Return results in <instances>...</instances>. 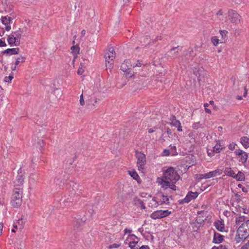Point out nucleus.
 <instances>
[{
  "label": "nucleus",
  "instance_id": "nucleus-1",
  "mask_svg": "<svg viewBox=\"0 0 249 249\" xmlns=\"http://www.w3.org/2000/svg\"><path fill=\"white\" fill-rule=\"evenodd\" d=\"M23 188H15L11 197V204L14 207H19L22 202Z\"/></svg>",
  "mask_w": 249,
  "mask_h": 249
},
{
  "label": "nucleus",
  "instance_id": "nucleus-2",
  "mask_svg": "<svg viewBox=\"0 0 249 249\" xmlns=\"http://www.w3.org/2000/svg\"><path fill=\"white\" fill-rule=\"evenodd\" d=\"M23 31L21 28H18L16 31L12 32L11 34L8 36L7 41L11 46H19L20 43V39Z\"/></svg>",
  "mask_w": 249,
  "mask_h": 249
},
{
  "label": "nucleus",
  "instance_id": "nucleus-3",
  "mask_svg": "<svg viewBox=\"0 0 249 249\" xmlns=\"http://www.w3.org/2000/svg\"><path fill=\"white\" fill-rule=\"evenodd\" d=\"M179 176L173 167H168L163 172V179L164 181L176 183L177 181L179 180Z\"/></svg>",
  "mask_w": 249,
  "mask_h": 249
},
{
  "label": "nucleus",
  "instance_id": "nucleus-4",
  "mask_svg": "<svg viewBox=\"0 0 249 249\" xmlns=\"http://www.w3.org/2000/svg\"><path fill=\"white\" fill-rule=\"evenodd\" d=\"M245 223H243L238 228L236 231V234L234 238V241L238 243L243 240H245L249 236V228Z\"/></svg>",
  "mask_w": 249,
  "mask_h": 249
},
{
  "label": "nucleus",
  "instance_id": "nucleus-5",
  "mask_svg": "<svg viewBox=\"0 0 249 249\" xmlns=\"http://www.w3.org/2000/svg\"><path fill=\"white\" fill-rule=\"evenodd\" d=\"M115 56V52L112 47H110L108 52L105 53V58L106 59V67L111 70L114 65V59Z\"/></svg>",
  "mask_w": 249,
  "mask_h": 249
},
{
  "label": "nucleus",
  "instance_id": "nucleus-6",
  "mask_svg": "<svg viewBox=\"0 0 249 249\" xmlns=\"http://www.w3.org/2000/svg\"><path fill=\"white\" fill-rule=\"evenodd\" d=\"M76 197L71 194L65 196L60 201V204L62 208L69 207L73 201L76 200Z\"/></svg>",
  "mask_w": 249,
  "mask_h": 249
},
{
  "label": "nucleus",
  "instance_id": "nucleus-7",
  "mask_svg": "<svg viewBox=\"0 0 249 249\" xmlns=\"http://www.w3.org/2000/svg\"><path fill=\"white\" fill-rule=\"evenodd\" d=\"M158 196L160 197V203H159L158 201L155 199V198L154 197L152 199V201L154 203V204L152 205V206L157 207L160 204H169V197L167 195V193H159Z\"/></svg>",
  "mask_w": 249,
  "mask_h": 249
},
{
  "label": "nucleus",
  "instance_id": "nucleus-8",
  "mask_svg": "<svg viewBox=\"0 0 249 249\" xmlns=\"http://www.w3.org/2000/svg\"><path fill=\"white\" fill-rule=\"evenodd\" d=\"M136 157L137 159V166L138 169L142 170L144 168V166L146 163L145 155L141 152H136Z\"/></svg>",
  "mask_w": 249,
  "mask_h": 249
},
{
  "label": "nucleus",
  "instance_id": "nucleus-9",
  "mask_svg": "<svg viewBox=\"0 0 249 249\" xmlns=\"http://www.w3.org/2000/svg\"><path fill=\"white\" fill-rule=\"evenodd\" d=\"M228 15L229 19L231 22L235 24H238L240 23L241 17L236 11L233 9L229 10Z\"/></svg>",
  "mask_w": 249,
  "mask_h": 249
},
{
  "label": "nucleus",
  "instance_id": "nucleus-10",
  "mask_svg": "<svg viewBox=\"0 0 249 249\" xmlns=\"http://www.w3.org/2000/svg\"><path fill=\"white\" fill-rule=\"evenodd\" d=\"M12 16H2L1 18V21L2 23L5 25V30L9 31L11 30V26L9 24L12 23L13 19L15 18V16L10 14Z\"/></svg>",
  "mask_w": 249,
  "mask_h": 249
},
{
  "label": "nucleus",
  "instance_id": "nucleus-11",
  "mask_svg": "<svg viewBox=\"0 0 249 249\" xmlns=\"http://www.w3.org/2000/svg\"><path fill=\"white\" fill-rule=\"evenodd\" d=\"M199 193L197 192L189 191L186 195L185 197L181 200L179 202L180 204L188 203L192 200L196 199L198 196Z\"/></svg>",
  "mask_w": 249,
  "mask_h": 249
},
{
  "label": "nucleus",
  "instance_id": "nucleus-12",
  "mask_svg": "<svg viewBox=\"0 0 249 249\" xmlns=\"http://www.w3.org/2000/svg\"><path fill=\"white\" fill-rule=\"evenodd\" d=\"M234 154L236 156H239L240 158L239 161L241 162L242 163L245 164L247 162L249 157L247 152L242 150L238 149L234 151Z\"/></svg>",
  "mask_w": 249,
  "mask_h": 249
},
{
  "label": "nucleus",
  "instance_id": "nucleus-13",
  "mask_svg": "<svg viewBox=\"0 0 249 249\" xmlns=\"http://www.w3.org/2000/svg\"><path fill=\"white\" fill-rule=\"evenodd\" d=\"M82 187L78 184L73 183L72 186V190L71 191V194L75 197H77L82 194Z\"/></svg>",
  "mask_w": 249,
  "mask_h": 249
},
{
  "label": "nucleus",
  "instance_id": "nucleus-14",
  "mask_svg": "<svg viewBox=\"0 0 249 249\" xmlns=\"http://www.w3.org/2000/svg\"><path fill=\"white\" fill-rule=\"evenodd\" d=\"M24 175H17L16 178L14 181L15 188H23L22 185L24 183Z\"/></svg>",
  "mask_w": 249,
  "mask_h": 249
},
{
  "label": "nucleus",
  "instance_id": "nucleus-15",
  "mask_svg": "<svg viewBox=\"0 0 249 249\" xmlns=\"http://www.w3.org/2000/svg\"><path fill=\"white\" fill-rule=\"evenodd\" d=\"M130 238L132 240H133V241H129L128 243L129 247L131 249H138V248L136 247V245L137 244L138 241H135V239H137V236H136L134 234L130 235ZM128 241V239H126L125 241V244H127V242Z\"/></svg>",
  "mask_w": 249,
  "mask_h": 249
},
{
  "label": "nucleus",
  "instance_id": "nucleus-16",
  "mask_svg": "<svg viewBox=\"0 0 249 249\" xmlns=\"http://www.w3.org/2000/svg\"><path fill=\"white\" fill-rule=\"evenodd\" d=\"M19 52L18 48H9L2 52V54L6 56H10L13 54H18Z\"/></svg>",
  "mask_w": 249,
  "mask_h": 249
},
{
  "label": "nucleus",
  "instance_id": "nucleus-17",
  "mask_svg": "<svg viewBox=\"0 0 249 249\" xmlns=\"http://www.w3.org/2000/svg\"><path fill=\"white\" fill-rule=\"evenodd\" d=\"M162 186L163 188H164L165 189L170 188L174 191L177 190V186L175 185L176 183H173L171 181H164L163 179L162 180Z\"/></svg>",
  "mask_w": 249,
  "mask_h": 249
},
{
  "label": "nucleus",
  "instance_id": "nucleus-18",
  "mask_svg": "<svg viewBox=\"0 0 249 249\" xmlns=\"http://www.w3.org/2000/svg\"><path fill=\"white\" fill-rule=\"evenodd\" d=\"M85 220H83L82 218H80L78 216L77 217H75L73 220V224L74 228L78 229L80 227L82 226Z\"/></svg>",
  "mask_w": 249,
  "mask_h": 249
},
{
  "label": "nucleus",
  "instance_id": "nucleus-19",
  "mask_svg": "<svg viewBox=\"0 0 249 249\" xmlns=\"http://www.w3.org/2000/svg\"><path fill=\"white\" fill-rule=\"evenodd\" d=\"M224 239V236L217 232H215L213 236V243L215 244L221 243Z\"/></svg>",
  "mask_w": 249,
  "mask_h": 249
},
{
  "label": "nucleus",
  "instance_id": "nucleus-20",
  "mask_svg": "<svg viewBox=\"0 0 249 249\" xmlns=\"http://www.w3.org/2000/svg\"><path fill=\"white\" fill-rule=\"evenodd\" d=\"M129 62V60H125L122 64L121 66V70L126 73L127 74H131L130 73V68H129L127 63Z\"/></svg>",
  "mask_w": 249,
  "mask_h": 249
},
{
  "label": "nucleus",
  "instance_id": "nucleus-21",
  "mask_svg": "<svg viewBox=\"0 0 249 249\" xmlns=\"http://www.w3.org/2000/svg\"><path fill=\"white\" fill-rule=\"evenodd\" d=\"M214 226L215 228L219 231L220 232H223L225 230V227L224 223L220 221L217 220L215 222H214Z\"/></svg>",
  "mask_w": 249,
  "mask_h": 249
},
{
  "label": "nucleus",
  "instance_id": "nucleus-22",
  "mask_svg": "<svg viewBox=\"0 0 249 249\" xmlns=\"http://www.w3.org/2000/svg\"><path fill=\"white\" fill-rule=\"evenodd\" d=\"M150 217L153 219L162 218V210H158L154 212L151 214Z\"/></svg>",
  "mask_w": 249,
  "mask_h": 249
},
{
  "label": "nucleus",
  "instance_id": "nucleus-23",
  "mask_svg": "<svg viewBox=\"0 0 249 249\" xmlns=\"http://www.w3.org/2000/svg\"><path fill=\"white\" fill-rule=\"evenodd\" d=\"M240 142L245 148L247 149L249 147V138L248 137H242L240 139Z\"/></svg>",
  "mask_w": 249,
  "mask_h": 249
},
{
  "label": "nucleus",
  "instance_id": "nucleus-24",
  "mask_svg": "<svg viewBox=\"0 0 249 249\" xmlns=\"http://www.w3.org/2000/svg\"><path fill=\"white\" fill-rule=\"evenodd\" d=\"M224 172L226 176L232 177L233 178H234L235 175V173L233 170H232L231 167H226Z\"/></svg>",
  "mask_w": 249,
  "mask_h": 249
},
{
  "label": "nucleus",
  "instance_id": "nucleus-25",
  "mask_svg": "<svg viewBox=\"0 0 249 249\" xmlns=\"http://www.w3.org/2000/svg\"><path fill=\"white\" fill-rule=\"evenodd\" d=\"M209 178L216 176L217 175H220L222 174V170L219 169L214 171L207 173Z\"/></svg>",
  "mask_w": 249,
  "mask_h": 249
},
{
  "label": "nucleus",
  "instance_id": "nucleus-26",
  "mask_svg": "<svg viewBox=\"0 0 249 249\" xmlns=\"http://www.w3.org/2000/svg\"><path fill=\"white\" fill-rule=\"evenodd\" d=\"M54 184L56 185L55 187L56 189L61 188V187L64 185L65 180L64 179L60 180L59 178H57L54 179Z\"/></svg>",
  "mask_w": 249,
  "mask_h": 249
},
{
  "label": "nucleus",
  "instance_id": "nucleus-27",
  "mask_svg": "<svg viewBox=\"0 0 249 249\" xmlns=\"http://www.w3.org/2000/svg\"><path fill=\"white\" fill-rule=\"evenodd\" d=\"M234 178L237 181H243L245 180L244 174L241 171H238L237 174H235Z\"/></svg>",
  "mask_w": 249,
  "mask_h": 249
},
{
  "label": "nucleus",
  "instance_id": "nucleus-28",
  "mask_svg": "<svg viewBox=\"0 0 249 249\" xmlns=\"http://www.w3.org/2000/svg\"><path fill=\"white\" fill-rule=\"evenodd\" d=\"M129 174L131 176V177L133 178V179L135 180H138L139 179H140V177L136 172V171H129Z\"/></svg>",
  "mask_w": 249,
  "mask_h": 249
},
{
  "label": "nucleus",
  "instance_id": "nucleus-29",
  "mask_svg": "<svg viewBox=\"0 0 249 249\" xmlns=\"http://www.w3.org/2000/svg\"><path fill=\"white\" fill-rule=\"evenodd\" d=\"M25 61V57L22 56H20V57H18L16 59V61L15 62V65L18 66L19 63H22Z\"/></svg>",
  "mask_w": 249,
  "mask_h": 249
},
{
  "label": "nucleus",
  "instance_id": "nucleus-30",
  "mask_svg": "<svg viewBox=\"0 0 249 249\" xmlns=\"http://www.w3.org/2000/svg\"><path fill=\"white\" fill-rule=\"evenodd\" d=\"M71 53L75 55H77L79 53V47L78 46H72L71 47Z\"/></svg>",
  "mask_w": 249,
  "mask_h": 249
},
{
  "label": "nucleus",
  "instance_id": "nucleus-31",
  "mask_svg": "<svg viewBox=\"0 0 249 249\" xmlns=\"http://www.w3.org/2000/svg\"><path fill=\"white\" fill-rule=\"evenodd\" d=\"M220 34L221 36L222 39L225 41L227 39V34L228 33V31L225 30H220Z\"/></svg>",
  "mask_w": 249,
  "mask_h": 249
},
{
  "label": "nucleus",
  "instance_id": "nucleus-32",
  "mask_svg": "<svg viewBox=\"0 0 249 249\" xmlns=\"http://www.w3.org/2000/svg\"><path fill=\"white\" fill-rule=\"evenodd\" d=\"M246 220V217L244 215L239 216L236 217L235 222L237 225H239L240 223Z\"/></svg>",
  "mask_w": 249,
  "mask_h": 249
},
{
  "label": "nucleus",
  "instance_id": "nucleus-33",
  "mask_svg": "<svg viewBox=\"0 0 249 249\" xmlns=\"http://www.w3.org/2000/svg\"><path fill=\"white\" fill-rule=\"evenodd\" d=\"M196 178L199 180H201L203 178H205V179L209 178L207 173H205V174H197V175H196Z\"/></svg>",
  "mask_w": 249,
  "mask_h": 249
},
{
  "label": "nucleus",
  "instance_id": "nucleus-34",
  "mask_svg": "<svg viewBox=\"0 0 249 249\" xmlns=\"http://www.w3.org/2000/svg\"><path fill=\"white\" fill-rule=\"evenodd\" d=\"M220 145L218 144H216L213 147V149L212 150L214 153H218L220 152L221 148H220Z\"/></svg>",
  "mask_w": 249,
  "mask_h": 249
},
{
  "label": "nucleus",
  "instance_id": "nucleus-35",
  "mask_svg": "<svg viewBox=\"0 0 249 249\" xmlns=\"http://www.w3.org/2000/svg\"><path fill=\"white\" fill-rule=\"evenodd\" d=\"M145 65L142 63V60H137L136 63H134L133 65H131V66H133L134 68L136 67H141L142 66H145Z\"/></svg>",
  "mask_w": 249,
  "mask_h": 249
},
{
  "label": "nucleus",
  "instance_id": "nucleus-36",
  "mask_svg": "<svg viewBox=\"0 0 249 249\" xmlns=\"http://www.w3.org/2000/svg\"><path fill=\"white\" fill-rule=\"evenodd\" d=\"M178 46L172 48L169 52V53L171 54L172 55V56H177L178 54V51H177L173 53H172L173 51H175L176 49H178Z\"/></svg>",
  "mask_w": 249,
  "mask_h": 249
},
{
  "label": "nucleus",
  "instance_id": "nucleus-37",
  "mask_svg": "<svg viewBox=\"0 0 249 249\" xmlns=\"http://www.w3.org/2000/svg\"><path fill=\"white\" fill-rule=\"evenodd\" d=\"M211 41L214 46H216L219 43V40L217 36H213L211 39Z\"/></svg>",
  "mask_w": 249,
  "mask_h": 249
},
{
  "label": "nucleus",
  "instance_id": "nucleus-38",
  "mask_svg": "<svg viewBox=\"0 0 249 249\" xmlns=\"http://www.w3.org/2000/svg\"><path fill=\"white\" fill-rule=\"evenodd\" d=\"M170 151L172 155H176L177 154L176 147L172 145H170Z\"/></svg>",
  "mask_w": 249,
  "mask_h": 249
},
{
  "label": "nucleus",
  "instance_id": "nucleus-39",
  "mask_svg": "<svg viewBox=\"0 0 249 249\" xmlns=\"http://www.w3.org/2000/svg\"><path fill=\"white\" fill-rule=\"evenodd\" d=\"M171 213V212L169 211L168 210H162V218L167 216Z\"/></svg>",
  "mask_w": 249,
  "mask_h": 249
},
{
  "label": "nucleus",
  "instance_id": "nucleus-40",
  "mask_svg": "<svg viewBox=\"0 0 249 249\" xmlns=\"http://www.w3.org/2000/svg\"><path fill=\"white\" fill-rule=\"evenodd\" d=\"M179 123H180V122L178 120L176 119V120H174V121L168 123V124L171 125L176 127L178 125H179Z\"/></svg>",
  "mask_w": 249,
  "mask_h": 249
},
{
  "label": "nucleus",
  "instance_id": "nucleus-41",
  "mask_svg": "<svg viewBox=\"0 0 249 249\" xmlns=\"http://www.w3.org/2000/svg\"><path fill=\"white\" fill-rule=\"evenodd\" d=\"M202 125L199 122L195 123L193 124L192 127L194 129H197L198 128L201 127Z\"/></svg>",
  "mask_w": 249,
  "mask_h": 249
},
{
  "label": "nucleus",
  "instance_id": "nucleus-42",
  "mask_svg": "<svg viewBox=\"0 0 249 249\" xmlns=\"http://www.w3.org/2000/svg\"><path fill=\"white\" fill-rule=\"evenodd\" d=\"M14 78L12 75H10L8 76H6L4 78V81L6 82L10 83Z\"/></svg>",
  "mask_w": 249,
  "mask_h": 249
},
{
  "label": "nucleus",
  "instance_id": "nucleus-43",
  "mask_svg": "<svg viewBox=\"0 0 249 249\" xmlns=\"http://www.w3.org/2000/svg\"><path fill=\"white\" fill-rule=\"evenodd\" d=\"M81 67H79V69H78V71H77V73L79 74V75H81L82 74V73L84 72V69L82 67V63H81Z\"/></svg>",
  "mask_w": 249,
  "mask_h": 249
},
{
  "label": "nucleus",
  "instance_id": "nucleus-44",
  "mask_svg": "<svg viewBox=\"0 0 249 249\" xmlns=\"http://www.w3.org/2000/svg\"><path fill=\"white\" fill-rule=\"evenodd\" d=\"M170 154V150L164 149L162 152V155L164 156H169Z\"/></svg>",
  "mask_w": 249,
  "mask_h": 249
},
{
  "label": "nucleus",
  "instance_id": "nucleus-45",
  "mask_svg": "<svg viewBox=\"0 0 249 249\" xmlns=\"http://www.w3.org/2000/svg\"><path fill=\"white\" fill-rule=\"evenodd\" d=\"M37 144L40 146V147L42 148L43 147L44 144V142L43 140L39 139L37 141Z\"/></svg>",
  "mask_w": 249,
  "mask_h": 249
},
{
  "label": "nucleus",
  "instance_id": "nucleus-46",
  "mask_svg": "<svg viewBox=\"0 0 249 249\" xmlns=\"http://www.w3.org/2000/svg\"><path fill=\"white\" fill-rule=\"evenodd\" d=\"M236 145V144L232 142L231 143H230L229 146H228V148L230 150H233L235 148V146Z\"/></svg>",
  "mask_w": 249,
  "mask_h": 249
},
{
  "label": "nucleus",
  "instance_id": "nucleus-47",
  "mask_svg": "<svg viewBox=\"0 0 249 249\" xmlns=\"http://www.w3.org/2000/svg\"><path fill=\"white\" fill-rule=\"evenodd\" d=\"M166 133L168 135L169 137H172L173 136V133L172 130L169 128L167 127L166 128Z\"/></svg>",
  "mask_w": 249,
  "mask_h": 249
},
{
  "label": "nucleus",
  "instance_id": "nucleus-48",
  "mask_svg": "<svg viewBox=\"0 0 249 249\" xmlns=\"http://www.w3.org/2000/svg\"><path fill=\"white\" fill-rule=\"evenodd\" d=\"M135 204L139 205L142 201L138 197H135L134 199Z\"/></svg>",
  "mask_w": 249,
  "mask_h": 249
},
{
  "label": "nucleus",
  "instance_id": "nucleus-49",
  "mask_svg": "<svg viewBox=\"0 0 249 249\" xmlns=\"http://www.w3.org/2000/svg\"><path fill=\"white\" fill-rule=\"evenodd\" d=\"M120 245L117 244L116 243L113 244L112 245H110L109 246V249H115V248H118L120 247Z\"/></svg>",
  "mask_w": 249,
  "mask_h": 249
},
{
  "label": "nucleus",
  "instance_id": "nucleus-50",
  "mask_svg": "<svg viewBox=\"0 0 249 249\" xmlns=\"http://www.w3.org/2000/svg\"><path fill=\"white\" fill-rule=\"evenodd\" d=\"M80 104L81 106H84V104H85V102H84V98H83V94H82L80 96Z\"/></svg>",
  "mask_w": 249,
  "mask_h": 249
},
{
  "label": "nucleus",
  "instance_id": "nucleus-51",
  "mask_svg": "<svg viewBox=\"0 0 249 249\" xmlns=\"http://www.w3.org/2000/svg\"><path fill=\"white\" fill-rule=\"evenodd\" d=\"M207 153H208V155L210 157H212L214 155V154L213 151L212 150H210L209 149H207Z\"/></svg>",
  "mask_w": 249,
  "mask_h": 249
},
{
  "label": "nucleus",
  "instance_id": "nucleus-52",
  "mask_svg": "<svg viewBox=\"0 0 249 249\" xmlns=\"http://www.w3.org/2000/svg\"><path fill=\"white\" fill-rule=\"evenodd\" d=\"M6 46L5 42L0 39V47H6Z\"/></svg>",
  "mask_w": 249,
  "mask_h": 249
},
{
  "label": "nucleus",
  "instance_id": "nucleus-53",
  "mask_svg": "<svg viewBox=\"0 0 249 249\" xmlns=\"http://www.w3.org/2000/svg\"><path fill=\"white\" fill-rule=\"evenodd\" d=\"M235 196L237 199V201L240 202L241 200V196L238 194L235 195Z\"/></svg>",
  "mask_w": 249,
  "mask_h": 249
},
{
  "label": "nucleus",
  "instance_id": "nucleus-54",
  "mask_svg": "<svg viewBox=\"0 0 249 249\" xmlns=\"http://www.w3.org/2000/svg\"><path fill=\"white\" fill-rule=\"evenodd\" d=\"M216 249H228V248L225 245H221L218 247L216 248Z\"/></svg>",
  "mask_w": 249,
  "mask_h": 249
},
{
  "label": "nucleus",
  "instance_id": "nucleus-55",
  "mask_svg": "<svg viewBox=\"0 0 249 249\" xmlns=\"http://www.w3.org/2000/svg\"><path fill=\"white\" fill-rule=\"evenodd\" d=\"M95 200L96 201H97V205H98V204L100 202V200H101V201H103V200L101 198V197L100 196H97L95 198Z\"/></svg>",
  "mask_w": 249,
  "mask_h": 249
},
{
  "label": "nucleus",
  "instance_id": "nucleus-56",
  "mask_svg": "<svg viewBox=\"0 0 249 249\" xmlns=\"http://www.w3.org/2000/svg\"><path fill=\"white\" fill-rule=\"evenodd\" d=\"M177 129H178V131H182V126L181 125V124L179 123V125H178L177 126Z\"/></svg>",
  "mask_w": 249,
  "mask_h": 249
},
{
  "label": "nucleus",
  "instance_id": "nucleus-57",
  "mask_svg": "<svg viewBox=\"0 0 249 249\" xmlns=\"http://www.w3.org/2000/svg\"><path fill=\"white\" fill-rule=\"evenodd\" d=\"M139 249H150L147 245H143L139 248Z\"/></svg>",
  "mask_w": 249,
  "mask_h": 249
},
{
  "label": "nucleus",
  "instance_id": "nucleus-58",
  "mask_svg": "<svg viewBox=\"0 0 249 249\" xmlns=\"http://www.w3.org/2000/svg\"><path fill=\"white\" fill-rule=\"evenodd\" d=\"M139 205L142 209V210L145 209V206L144 204L143 201Z\"/></svg>",
  "mask_w": 249,
  "mask_h": 249
},
{
  "label": "nucleus",
  "instance_id": "nucleus-59",
  "mask_svg": "<svg viewBox=\"0 0 249 249\" xmlns=\"http://www.w3.org/2000/svg\"><path fill=\"white\" fill-rule=\"evenodd\" d=\"M18 175H24V173H23V171L22 170V168H20L19 169V170H18Z\"/></svg>",
  "mask_w": 249,
  "mask_h": 249
},
{
  "label": "nucleus",
  "instance_id": "nucleus-60",
  "mask_svg": "<svg viewBox=\"0 0 249 249\" xmlns=\"http://www.w3.org/2000/svg\"><path fill=\"white\" fill-rule=\"evenodd\" d=\"M124 231L125 233H130L132 232V230H130V229H125L124 230Z\"/></svg>",
  "mask_w": 249,
  "mask_h": 249
},
{
  "label": "nucleus",
  "instance_id": "nucleus-61",
  "mask_svg": "<svg viewBox=\"0 0 249 249\" xmlns=\"http://www.w3.org/2000/svg\"><path fill=\"white\" fill-rule=\"evenodd\" d=\"M169 120L172 122V121H174V120H176V117L174 116V115H172L170 117Z\"/></svg>",
  "mask_w": 249,
  "mask_h": 249
},
{
  "label": "nucleus",
  "instance_id": "nucleus-62",
  "mask_svg": "<svg viewBox=\"0 0 249 249\" xmlns=\"http://www.w3.org/2000/svg\"><path fill=\"white\" fill-rule=\"evenodd\" d=\"M3 229V224L2 223H0V235L1 234Z\"/></svg>",
  "mask_w": 249,
  "mask_h": 249
},
{
  "label": "nucleus",
  "instance_id": "nucleus-63",
  "mask_svg": "<svg viewBox=\"0 0 249 249\" xmlns=\"http://www.w3.org/2000/svg\"><path fill=\"white\" fill-rule=\"evenodd\" d=\"M5 33V31L3 28L1 29V31H0V36H2Z\"/></svg>",
  "mask_w": 249,
  "mask_h": 249
},
{
  "label": "nucleus",
  "instance_id": "nucleus-64",
  "mask_svg": "<svg viewBox=\"0 0 249 249\" xmlns=\"http://www.w3.org/2000/svg\"><path fill=\"white\" fill-rule=\"evenodd\" d=\"M154 128H156V127H155ZM155 131V129H153V128H150L148 129V132L149 133H152L154 132Z\"/></svg>",
  "mask_w": 249,
  "mask_h": 249
}]
</instances>
